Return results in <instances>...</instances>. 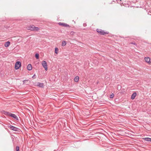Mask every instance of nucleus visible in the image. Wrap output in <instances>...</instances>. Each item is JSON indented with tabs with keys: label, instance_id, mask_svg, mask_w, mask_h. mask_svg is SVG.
<instances>
[{
	"label": "nucleus",
	"instance_id": "nucleus-1",
	"mask_svg": "<svg viewBox=\"0 0 151 151\" xmlns=\"http://www.w3.org/2000/svg\"><path fill=\"white\" fill-rule=\"evenodd\" d=\"M27 28L28 30H30L32 31H38L40 29L39 28L36 27L33 25L27 27Z\"/></svg>",
	"mask_w": 151,
	"mask_h": 151
},
{
	"label": "nucleus",
	"instance_id": "nucleus-2",
	"mask_svg": "<svg viewBox=\"0 0 151 151\" xmlns=\"http://www.w3.org/2000/svg\"><path fill=\"white\" fill-rule=\"evenodd\" d=\"M96 31L99 35H104L105 34H107L109 33L108 32H105L104 30H102L100 29H97Z\"/></svg>",
	"mask_w": 151,
	"mask_h": 151
},
{
	"label": "nucleus",
	"instance_id": "nucleus-3",
	"mask_svg": "<svg viewBox=\"0 0 151 151\" xmlns=\"http://www.w3.org/2000/svg\"><path fill=\"white\" fill-rule=\"evenodd\" d=\"M9 127H10V129H12V130L15 131H17L18 132H19L20 131V130L18 128L16 127H14L12 125H10V126H9Z\"/></svg>",
	"mask_w": 151,
	"mask_h": 151
},
{
	"label": "nucleus",
	"instance_id": "nucleus-4",
	"mask_svg": "<svg viewBox=\"0 0 151 151\" xmlns=\"http://www.w3.org/2000/svg\"><path fill=\"white\" fill-rule=\"evenodd\" d=\"M21 66V62L19 61L17 62L15 65V68L16 70H17Z\"/></svg>",
	"mask_w": 151,
	"mask_h": 151
},
{
	"label": "nucleus",
	"instance_id": "nucleus-5",
	"mask_svg": "<svg viewBox=\"0 0 151 151\" xmlns=\"http://www.w3.org/2000/svg\"><path fill=\"white\" fill-rule=\"evenodd\" d=\"M42 65L45 68V70H47V62L45 61H43L42 62Z\"/></svg>",
	"mask_w": 151,
	"mask_h": 151
},
{
	"label": "nucleus",
	"instance_id": "nucleus-6",
	"mask_svg": "<svg viewBox=\"0 0 151 151\" xmlns=\"http://www.w3.org/2000/svg\"><path fill=\"white\" fill-rule=\"evenodd\" d=\"M9 116L15 119L16 120H19V119L17 116L14 114L10 113Z\"/></svg>",
	"mask_w": 151,
	"mask_h": 151
},
{
	"label": "nucleus",
	"instance_id": "nucleus-7",
	"mask_svg": "<svg viewBox=\"0 0 151 151\" xmlns=\"http://www.w3.org/2000/svg\"><path fill=\"white\" fill-rule=\"evenodd\" d=\"M58 24L60 25L63 26L64 27H69V25L67 24L64 23H61L59 22L58 23Z\"/></svg>",
	"mask_w": 151,
	"mask_h": 151
},
{
	"label": "nucleus",
	"instance_id": "nucleus-8",
	"mask_svg": "<svg viewBox=\"0 0 151 151\" xmlns=\"http://www.w3.org/2000/svg\"><path fill=\"white\" fill-rule=\"evenodd\" d=\"M44 84L43 83L38 82L37 83V86L38 87L41 88H43L44 87Z\"/></svg>",
	"mask_w": 151,
	"mask_h": 151
},
{
	"label": "nucleus",
	"instance_id": "nucleus-9",
	"mask_svg": "<svg viewBox=\"0 0 151 151\" xmlns=\"http://www.w3.org/2000/svg\"><path fill=\"white\" fill-rule=\"evenodd\" d=\"M150 60V59L149 57H145V61L149 64H150L151 63Z\"/></svg>",
	"mask_w": 151,
	"mask_h": 151
},
{
	"label": "nucleus",
	"instance_id": "nucleus-10",
	"mask_svg": "<svg viewBox=\"0 0 151 151\" xmlns=\"http://www.w3.org/2000/svg\"><path fill=\"white\" fill-rule=\"evenodd\" d=\"M32 65L29 64L27 67V69L29 70H31L32 69Z\"/></svg>",
	"mask_w": 151,
	"mask_h": 151
},
{
	"label": "nucleus",
	"instance_id": "nucleus-11",
	"mask_svg": "<svg viewBox=\"0 0 151 151\" xmlns=\"http://www.w3.org/2000/svg\"><path fill=\"white\" fill-rule=\"evenodd\" d=\"M137 95V93L136 92L134 93L131 96V98L132 99H134L135 98Z\"/></svg>",
	"mask_w": 151,
	"mask_h": 151
},
{
	"label": "nucleus",
	"instance_id": "nucleus-12",
	"mask_svg": "<svg viewBox=\"0 0 151 151\" xmlns=\"http://www.w3.org/2000/svg\"><path fill=\"white\" fill-rule=\"evenodd\" d=\"M143 139L146 141L148 142H151V138H148V137H146L143 138Z\"/></svg>",
	"mask_w": 151,
	"mask_h": 151
},
{
	"label": "nucleus",
	"instance_id": "nucleus-13",
	"mask_svg": "<svg viewBox=\"0 0 151 151\" xmlns=\"http://www.w3.org/2000/svg\"><path fill=\"white\" fill-rule=\"evenodd\" d=\"M3 113L4 114H5V115H7V116H9V115L10 114V113L9 112H7V111H3Z\"/></svg>",
	"mask_w": 151,
	"mask_h": 151
},
{
	"label": "nucleus",
	"instance_id": "nucleus-14",
	"mask_svg": "<svg viewBox=\"0 0 151 151\" xmlns=\"http://www.w3.org/2000/svg\"><path fill=\"white\" fill-rule=\"evenodd\" d=\"M10 45V42L8 41L5 42L4 45L5 47H8Z\"/></svg>",
	"mask_w": 151,
	"mask_h": 151
},
{
	"label": "nucleus",
	"instance_id": "nucleus-15",
	"mask_svg": "<svg viewBox=\"0 0 151 151\" xmlns=\"http://www.w3.org/2000/svg\"><path fill=\"white\" fill-rule=\"evenodd\" d=\"M79 79V77L78 76H76V77H75L74 80L75 82H77L78 81Z\"/></svg>",
	"mask_w": 151,
	"mask_h": 151
},
{
	"label": "nucleus",
	"instance_id": "nucleus-16",
	"mask_svg": "<svg viewBox=\"0 0 151 151\" xmlns=\"http://www.w3.org/2000/svg\"><path fill=\"white\" fill-rule=\"evenodd\" d=\"M66 42L65 41H63L62 42V46H64L66 45Z\"/></svg>",
	"mask_w": 151,
	"mask_h": 151
},
{
	"label": "nucleus",
	"instance_id": "nucleus-17",
	"mask_svg": "<svg viewBox=\"0 0 151 151\" xmlns=\"http://www.w3.org/2000/svg\"><path fill=\"white\" fill-rule=\"evenodd\" d=\"M58 49L57 47L55 48V52L56 54H58Z\"/></svg>",
	"mask_w": 151,
	"mask_h": 151
},
{
	"label": "nucleus",
	"instance_id": "nucleus-18",
	"mask_svg": "<svg viewBox=\"0 0 151 151\" xmlns=\"http://www.w3.org/2000/svg\"><path fill=\"white\" fill-rule=\"evenodd\" d=\"M35 56L37 59H39V54L38 53L36 54Z\"/></svg>",
	"mask_w": 151,
	"mask_h": 151
},
{
	"label": "nucleus",
	"instance_id": "nucleus-19",
	"mask_svg": "<svg viewBox=\"0 0 151 151\" xmlns=\"http://www.w3.org/2000/svg\"><path fill=\"white\" fill-rule=\"evenodd\" d=\"M114 96V95L113 93H111L110 96V98H113Z\"/></svg>",
	"mask_w": 151,
	"mask_h": 151
},
{
	"label": "nucleus",
	"instance_id": "nucleus-20",
	"mask_svg": "<svg viewBox=\"0 0 151 151\" xmlns=\"http://www.w3.org/2000/svg\"><path fill=\"white\" fill-rule=\"evenodd\" d=\"M70 35H73L74 34H75V32H73V31H71L70 32Z\"/></svg>",
	"mask_w": 151,
	"mask_h": 151
},
{
	"label": "nucleus",
	"instance_id": "nucleus-21",
	"mask_svg": "<svg viewBox=\"0 0 151 151\" xmlns=\"http://www.w3.org/2000/svg\"><path fill=\"white\" fill-rule=\"evenodd\" d=\"M16 151H19V147L18 146H17L16 147Z\"/></svg>",
	"mask_w": 151,
	"mask_h": 151
},
{
	"label": "nucleus",
	"instance_id": "nucleus-22",
	"mask_svg": "<svg viewBox=\"0 0 151 151\" xmlns=\"http://www.w3.org/2000/svg\"><path fill=\"white\" fill-rule=\"evenodd\" d=\"M28 80H24L23 81V83H26L27 82H28Z\"/></svg>",
	"mask_w": 151,
	"mask_h": 151
},
{
	"label": "nucleus",
	"instance_id": "nucleus-23",
	"mask_svg": "<svg viewBox=\"0 0 151 151\" xmlns=\"http://www.w3.org/2000/svg\"><path fill=\"white\" fill-rule=\"evenodd\" d=\"M32 78H35V74H34L32 77Z\"/></svg>",
	"mask_w": 151,
	"mask_h": 151
},
{
	"label": "nucleus",
	"instance_id": "nucleus-24",
	"mask_svg": "<svg viewBox=\"0 0 151 151\" xmlns=\"http://www.w3.org/2000/svg\"><path fill=\"white\" fill-rule=\"evenodd\" d=\"M131 44H134V45H137L136 44V43H134V42H131Z\"/></svg>",
	"mask_w": 151,
	"mask_h": 151
},
{
	"label": "nucleus",
	"instance_id": "nucleus-25",
	"mask_svg": "<svg viewBox=\"0 0 151 151\" xmlns=\"http://www.w3.org/2000/svg\"><path fill=\"white\" fill-rule=\"evenodd\" d=\"M83 26L84 27H86V23H84L83 24Z\"/></svg>",
	"mask_w": 151,
	"mask_h": 151
}]
</instances>
